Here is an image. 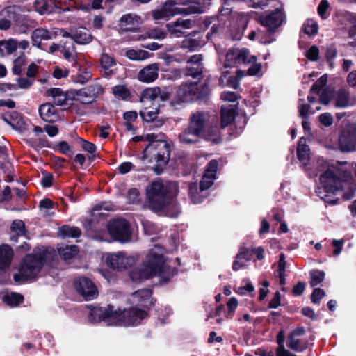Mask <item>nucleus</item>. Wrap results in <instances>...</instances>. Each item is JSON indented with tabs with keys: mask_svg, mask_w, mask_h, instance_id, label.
<instances>
[{
	"mask_svg": "<svg viewBox=\"0 0 356 356\" xmlns=\"http://www.w3.org/2000/svg\"><path fill=\"white\" fill-rule=\"evenodd\" d=\"M146 317V312L138 307H131L120 312L110 305L94 307L90 314L91 322L104 321L108 325H135Z\"/></svg>",
	"mask_w": 356,
	"mask_h": 356,
	"instance_id": "1",
	"label": "nucleus"
},
{
	"mask_svg": "<svg viewBox=\"0 0 356 356\" xmlns=\"http://www.w3.org/2000/svg\"><path fill=\"white\" fill-rule=\"evenodd\" d=\"M163 252V248L159 245H154L147 257L145 268L131 271V279L134 282H138L157 275L162 282H168L175 274V270L168 264Z\"/></svg>",
	"mask_w": 356,
	"mask_h": 356,
	"instance_id": "2",
	"label": "nucleus"
},
{
	"mask_svg": "<svg viewBox=\"0 0 356 356\" xmlns=\"http://www.w3.org/2000/svg\"><path fill=\"white\" fill-rule=\"evenodd\" d=\"M156 138L157 136L154 134H148L145 137L149 143L143 151V159L150 157L151 161L156 162L157 165L154 168V171L159 175L163 171V167L170 159V147L165 140Z\"/></svg>",
	"mask_w": 356,
	"mask_h": 356,
	"instance_id": "3",
	"label": "nucleus"
},
{
	"mask_svg": "<svg viewBox=\"0 0 356 356\" xmlns=\"http://www.w3.org/2000/svg\"><path fill=\"white\" fill-rule=\"evenodd\" d=\"M170 188L175 189L177 184L173 183L168 186L161 180H156L147 187L146 195L150 209L154 211H162L170 204L172 195Z\"/></svg>",
	"mask_w": 356,
	"mask_h": 356,
	"instance_id": "4",
	"label": "nucleus"
},
{
	"mask_svg": "<svg viewBox=\"0 0 356 356\" xmlns=\"http://www.w3.org/2000/svg\"><path fill=\"white\" fill-rule=\"evenodd\" d=\"M205 127L204 114L199 111L193 113L189 118L188 127L179 134L180 143L185 145L196 144L204 136Z\"/></svg>",
	"mask_w": 356,
	"mask_h": 356,
	"instance_id": "5",
	"label": "nucleus"
},
{
	"mask_svg": "<svg viewBox=\"0 0 356 356\" xmlns=\"http://www.w3.org/2000/svg\"><path fill=\"white\" fill-rule=\"evenodd\" d=\"M343 188V184L333 170L327 169L320 176V184L316 193L325 202L334 204L336 202L334 194Z\"/></svg>",
	"mask_w": 356,
	"mask_h": 356,
	"instance_id": "6",
	"label": "nucleus"
},
{
	"mask_svg": "<svg viewBox=\"0 0 356 356\" xmlns=\"http://www.w3.org/2000/svg\"><path fill=\"white\" fill-rule=\"evenodd\" d=\"M43 257L41 254L27 255L19 268V273L13 275L16 282L26 281L35 277L43 266Z\"/></svg>",
	"mask_w": 356,
	"mask_h": 356,
	"instance_id": "7",
	"label": "nucleus"
},
{
	"mask_svg": "<svg viewBox=\"0 0 356 356\" xmlns=\"http://www.w3.org/2000/svg\"><path fill=\"white\" fill-rule=\"evenodd\" d=\"M297 156L301 165L306 168L307 175L310 177H316L318 172L326 169L327 167V163L323 160L318 161V166L316 169L307 167L309 164L310 160L309 148L308 145H306V140L302 137L299 140L298 145L297 147Z\"/></svg>",
	"mask_w": 356,
	"mask_h": 356,
	"instance_id": "8",
	"label": "nucleus"
},
{
	"mask_svg": "<svg viewBox=\"0 0 356 356\" xmlns=\"http://www.w3.org/2000/svg\"><path fill=\"white\" fill-rule=\"evenodd\" d=\"M107 229L110 236L117 241L126 243L131 239L130 227L124 219H116L109 222Z\"/></svg>",
	"mask_w": 356,
	"mask_h": 356,
	"instance_id": "9",
	"label": "nucleus"
},
{
	"mask_svg": "<svg viewBox=\"0 0 356 356\" xmlns=\"http://www.w3.org/2000/svg\"><path fill=\"white\" fill-rule=\"evenodd\" d=\"M285 19L286 15L282 6L269 11L260 17L261 24L267 27L268 31L270 33L275 32L285 22Z\"/></svg>",
	"mask_w": 356,
	"mask_h": 356,
	"instance_id": "10",
	"label": "nucleus"
},
{
	"mask_svg": "<svg viewBox=\"0 0 356 356\" xmlns=\"http://www.w3.org/2000/svg\"><path fill=\"white\" fill-rule=\"evenodd\" d=\"M25 6L13 5L4 8L0 11V30H8L12 25V21L17 20L21 13L29 11Z\"/></svg>",
	"mask_w": 356,
	"mask_h": 356,
	"instance_id": "11",
	"label": "nucleus"
},
{
	"mask_svg": "<svg viewBox=\"0 0 356 356\" xmlns=\"http://www.w3.org/2000/svg\"><path fill=\"white\" fill-rule=\"evenodd\" d=\"M137 258L134 256L127 255L124 252L110 253L106 257L108 266L114 270H122L132 266L136 261Z\"/></svg>",
	"mask_w": 356,
	"mask_h": 356,
	"instance_id": "12",
	"label": "nucleus"
},
{
	"mask_svg": "<svg viewBox=\"0 0 356 356\" xmlns=\"http://www.w3.org/2000/svg\"><path fill=\"white\" fill-rule=\"evenodd\" d=\"M195 3L193 0H168L166 1L162 7H165L168 16L172 17L176 15H190L193 13H200V9L195 6H191L186 8H181L175 7L176 5H190L191 3Z\"/></svg>",
	"mask_w": 356,
	"mask_h": 356,
	"instance_id": "13",
	"label": "nucleus"
},
{
	"mask_svg": "<svg viewBox=\"0 0 356 356\" xmlns=\"http://www.w3.org/2000/svg\"><path fill=\"white\" fill-rule=\"evenodd\" d=\"M339 144L341 151H353L356 145V126L347 124L342 129L339 138Z\"/></svg>",
	"mask_w": 356,
	"mask_h": 356,
	"instance_id": "14",
	"label": "nucleus"
},
{
	"mask_svg": "<svg viewBox=\"0 0 356 356\" xmlns=\"http://www.w3.org/2000/svg\"><path fill=\"white\" fill-rule=\"evenodd\" d=\"M76 291L86 300H90L97 296L98 291L92 282L86 277H80L74 281Z\"/></svg>",
	"mask_w": 356,
	"mask_h": 356,
	"instance_id": "15",
	"label": "nucleus"
},
{
	"mask_svg": "<svg viewBox=\"0 0 356 356\" xmlns=\"http://www.w3.org/2000/svg\"><path fill=\"white\" fill-rule=\"evenodd\" d=\"M305 333V330L303 327H298L293 330L288 336L287 346L296 352H302L306 350L308 346L307 341L300 339Z\"/></svg>",
	"mask_w": 356,
	"mask_h": 356,
	"instance_id": "16",
	"label": "nucleus"
},
{
	"mask_svg": "<svg viewBox=\"0 0 356 356\" xmlns=\"http://www.w3.org/2000/svg\"><path fill=\"white\" fill-rule=\"evenodd\" d=\"M193 22L190 19H178L175 22L168 23L166 28L170 35L175 38H179L186 33V30L193 26Z\"/></svg>",
	"mask_w": 356,
	"mask_h": 356,
	"instance_id": "17",
	"label": "nucleus"
},
{
	"mask_svg": "<svg viewBox=\"0 0 356 356\" xmlns=\"http://www.w3.org/2000/svg\"><path fill=\"white\" fill-rule=\"evenodd\" d=\"M218 163L216 160H211L207 165L204 173L200 183V191L202 193L209 189L216 179V173Z\"/></svg>",
	"mask_w": 356,
	"mask_h": 356,
	"instance_id": "18",
	"label": "nucleus"
},
{
	"mask_svg": "<svg viewBox=\"0 0 356 356\" xmlns=\"http://www.w3.org/2000/svg\"><path fill=\"white\" fill-rule=\"evenodd\" d=\"M38 112L41 119L45 122L53 123L60 119L61 111L51 103H44L39 106Z\"/></svg>",
	"mask_w": 356,
	"mask_h": 356,
	"instance_id": "19",
	"label": "nucleus"
},
{
	"mask_svg": "<svg viewBox=\"0 0 356 356\" xmlns=\"http://www.w3.org/2000/svg\"><path fill=\"white\" fill-rule=\"evenodd\" d=\"M102 92V88L98 83H93L79 90L76 95L81 102L88 104L93 102Z\"/></svg>",
	"mask_w": 356,
	"mask_h": 356,
	"instance_id": "20",
	"label": "nucleus"
},
{
	"mask_svg": "<svg viewBox=\"0 0 356 356\" xmlns=\"http://www.w3.org/2000/svg\"><path fill=\"white\" fill-rule=\"evenodd\" d=\"M177 95L182 101H191L200 95L197 82L186 83L179 86Z\"/></svg>",
	"mask_w": 356,
	"mask_h": 356,
	"instance_id": "21",
	"label": "nucleus"
},
{
	"mask_svg": "<svg viewBox=\"0 0 356 356\" xmlns=\"http://www.w3.org/2000/svg\"><path fill=\"white\" fill-rule=\"evenodd\" d=\"M151 295L152 291L150 290L143 289L133 293L129 298L128 301L133 307H145L150 302Z\"/></svg>",
	"mask_w": 356,
	"mask_h": 356,
	"instance_id": "22",
	"label": "nucleus"
},
{
	"mask_svg": "<svg viewBox=\"0 0 356 356\" xmlns=\"http://www.w3.org/2000/svg\"><path fill=\"white\" fill-rule=\"evenodd\" d=\"M159 67L157 63H152L140 70L138 79L144 83H152L158 78Z\"/></svg>",
	"mask_w": 356,
	"mask_h": 356,
	"instance_id": "23",
	"label": "nucleus"
},
{
	"mask_svg": "<svg viewBox=\"0 0 356 356\" xmlns=\"http://www.w3.org/2000/svg\"><path fill=\"white\" fill-rule=\"evenodd\" d=\"M13 255V250L10 245L7 244L0 245V275L10 267Z\"/></svg>",
	"mask_w": 356,
	"mask_h": 356,
	"instance_id": "24",
	"label": "nucleus"
},
{
	"mask_svg": "<svg viewBox=\"0 0 356 356\" xmlns=\"http://www.w3.org/2000/svg\"><path fill=\"white\" fill-rule=\"evenodd\" d=\"M238 113V104H225L221 107V126L222 128L231 124Z\"/></svg>",
	"mask_w": 356,
	"mask_h": 356,
	"instance_id": "25",
	"label": "nucleus"
},
{
	"mask_svg": "<svg viewBox=\"0 0 356 356\" xmlns=\"http://www.w3.org/2000/svg\"><path fill=\"white\" fill-rule=\"evenodd\" d=\"M245 63V51L243 49H230L226 54L225 67H234Z\"/></svg>",
	"mask_w": 356,
	"mask_h": 356,
	"instance_id": "26",
	"label": "nucleus"
},
{
	"mask_svg": "<svg viewBox=\"0 0 356 356\" xmlns=\"http://www.w3.org/2000/svg\"><path fill=\"white\" fill-rule=\"evenodd\" d=\"M3 120L12 128L18 131L25 129V123L22 116L16 111H11L3 116Z\"/></svg>",
	"mask_w": 356,
	"mask_h": 356,
	"instance_id": "27",
	"label": "nucleus"
},
{
	"mask_svg": "<svg viewBox=\"0 0 356 356\" xmlns=\"http://www.w3.org/2000/svg\"><path fill=\"white\" fill-rule=\"evenodd\" d=\"M72 40L79 44H86L92 40L89 31L84 27H79L72 31Z\"/></svg>",
	"mask_w": 356,
	"mask_h": 356,
	"instance_id": "28",
	"label": "nucleus"
},
{
	"mask_svg": "<svg viewBox=\"0 0 356 356\" xmlns=\"http://www.w3.org/2000/svg\"><path fill=\"white\" fill-rule=\"evenodd\" d=\"M33 44L42 48L41 44L43 40H48L53 38L52 32H49L47 29L39 28L33 31L32 35Z\"/></svg>",
	"mask_w": 356,
	"mask_h": 356,
	"instance_id": "29",
	"label": "nucleus"
},
{
	"mask_svg": "<svg viewBox=\"0 0 356 356\" xmlns=\"http://www.w3.org/2000/svg\"><path fill=\"white\" fill-rule=\"evenodd\" d=\"M159 94L161 89L158 87L145 89L141 94L140 102L145 105H154L153 102L159 97Z\"/></svg>",
	"mask_w": 356,
	"mask_h": 356,
	"instance_id": "30",
	"label": "nucleus"
},
{
	"mask_svg": "<svg viewBox=\"0 0 356 356\" xmlns=\"http://www.w3.org/2000/svg\"><path fill=\"white\" fill-rule=\"evenodd\" d=\"M46 95L52 97L54 104L57 106H63L67 104L68 99L67 94L60 88H51L47 90Z\"/></svg>",
	"mask_w": 356,
	"mask_h": 356,
	"instance_id": "31",
	"label": "nucleus"
},
{
	"mask_svg": "<svg viewBox=\"0 0 356 356\" xmlns=\"http://www.w3.org/2000/svg\"><path fill=\"white\" fill-rule=\"evenodd\" d=\"M246 74L250 76H257L260 77L262 76V65L260 63H258L257 58L254 56H252L246 61Z\"/></svg>",
	"mask_w": 356,
	"mask_h": 356,
	"instance_id": "32",
	"label": "nucleus"
},
{
	"mask_svg": "<svg viewBox=\"0 0 356 356\" xmlns=\"http://www.w3.org/2000/svg\"><path fill=\"white\" fill-rule=\"evenodd\" d=\"M188 195L191 201L193 204L201 203L207 196V193L200 191V187L198 188L197 184L192 183L188 186Z\"/></svg>",
	"mask_w": 356,
	"mask_h": 356,
	"instance_id": "33",
	"label": "nucleus"
},
{
	"mask_svg": "<svg viewBox=\"0 0 356 356\" xmlns=\"http://www.w3.org/2000/svg\"><path fill=\"white\" fill-rule=\"evenodd\" d=\"M159 109L157 106L143 104V108L140 111L142 118L146 122H151L157 118Z\"/></svg>",
	"mask_w": 356,
	"mask_h": 356,
	"instance_id": "34",
	"label": "nucleus"
},
{
	"mask_svg": "<svg viewBox=\"0 0 356 356\" xmlns=\"http://www.w3.org/2000/svg\"><path fill=\"white\" fill-rule=\"evenodd\" d=\"M334 104L337 108H346L350 104V95L347 90L340 89L337 92Z\"/></svg>",
	"mask_w": 356,
	"mask_h": 356,
	"instance_id": "35",
	"label": "nucleus"
},
{
	"mask_svg": "<svg viewBox=\"0 0 356 356\" xmlns=\"http://www.w3.org/2000/svg\"><path fill=\"white\" fill-rule=\"evenodd\" d=\"M17 48V42L14 39L0 41V57L13 54Z\"/></svg>",
	"mask_w": 356,
	"mask_h": 356,
	"instance_id": "36",
	"label": "nucleus"
},
{
	"mask_svg": "<svg viewBox=\"0 0 356 356\" xmlns=\"http://www.w3.org/2000/svg\"><path fill=\"white\" fill-rule=\"evenodd\" d=\"M81 234V230L76 227H70L64 225L58 230V236L62 238H77Z\"/></svg>",
	"mask_w": 356,
	"mask_h": 356,
	"instance_id": "37",
	"label": "nucleus"
},
{
	"mask_svg": "<svg viewBox=\"0 0 356 356\" xmlns=\"http://www.w3.org/2000/svg\"><path fill=\"white\" fill-rule=\"evenodd\" d=\"M11 232L13 235L11 236V240L16 241L15 236H24L26 233L24 222L21 220H15L12 222Z\"/></svg>",
	"mask_w": 356,
	"mask_h": 356,
	"instance_id": "38",
	"label": "nucleus"
},
{
	"mask_svg": "<svg viewBox=\"0 0 356 356\" xmlns=\"http://www.w3.org/2000/svg\"><path fill=\"white\" fill-rule=\"evenodd\" d=\"M60 256L64 260H70L75 257L78 253V249L76 245H65L58 248Z\"/></svg>",
	"mask_w": 356,
	"mask_h": 356,
	"instance_id": "39",
	"label": "nucleus"
},
{
	"mask_svg": "<svg viewBox=\"0 0 356 356\" xmlns=\"http://www.w3.org/2000/svg\"><path fill=\"white\" fill-rule=\"evenodd\" d=\"M3 302L6 305L14 307L18 306L24 300L22 295L17 293H10L3 296Z\"/></svg>",
	"mask_w": 356,
	"mask_h": 356,
	"instance_id": "40",
	"label": "nucleus"
},
{
	"mask_svg": "<svg viewBox=\"0 0 356 356\" xmlns=\"http://www.w3.org/2000/svg\"><path fill=\"white\" fill-rule=\"evenodd\" d=\"M125 55L130 60L136 61L144 60L149 57V53L141 49H127Z\"/></svg>",
	"mask_w": 356,
	"mask_h": 356,
	"instance_id": "41",
	"label": "nucleus"
},
{
	"mask_svg": "<svg viewBox=\"0 0 356 356\" xmlns=\"http://www.w3.org/2000/svg\"><path fill=\"white\" fill-rule=\"evenodd\" d=\"M140 22V17L134 14L124 15L120 19L121 25L124 26L138 25Z\"/></svg>",
	"mask_w": 356,
	"mask_h": 356,
	"instance_id": "42",
	"label": "nucleus"
},
{
	"mask_svg": "<svg viewBox=\"0 0 356 356\" xmlns=\"http://www.w3.org/2000/svg\"><path fill=\"white\" fill-rule=\"evenodd\" d=\"M311 280L310 284L312 286H315L320 284L325 278V272L319 270H313L309 273Z\"/></svg>",
	"mask_w": 356,
	"mask_h": 356,
	"instance_id": "43",
	"label": "nucleus"
},
{
	"mask_svg": "<svg viewBox=\"0 0 356 356\" xmlns=\"http://www.w3.org/2000/svg\"><path fill=\"white\" fill-rule=\"evenodd\" d=\"M199 46L200 42L198 40L190 38H186L184 39L180 44L181 49L188 51H194Z\"/></svg>",
	"mask_w": 356,
	"mask_h": 356,
	"instance_id": "44",
	"label": "nucleus"
},
{
	"mask_svg": "<svg viewBox=\"0 0 356 356\" xmlns=\"http://www.w3.org/2000/svg\"><path fill=\"white\" fill-rule=\"evenodd\" d=\"M303 31L309 35H315L318 32V24L314 20L309 19L303 25Z\"/></svg>",
	"mask_w": 356,
	"mask_h": 356,
	"instance_id": "45",
	"label": "nucleus"
},
{
	"mask_svg": "<svg viewBox=\"0 0 356 356\" xmlns=\"http://www.w3.org/2000/svg\"><path fill=\"white\" fill-rule=\"evenodd\" d=\"M26 60V56L24 55H22L13 61V67L12 69L13 74L17 75L22 72V67L25 65Z\"/></svg>",
	"mask_w": 356,
	"mask_h": 356,
	"instance_id": "46",
	"label": "nucleus"
},
{
	"mask_svg": "<svg viewBox=\"0 0 356 356\" xmlns=\"http://www.w3.org/2000/svg\"><path fill=\"white\" fill-rule=\"evenodd\" d=\"M204 137H205L206 139L211 140L214 143H218L220 141L219 130L217 127H211L210 129H209L207 133H204Z\"/></svg>",
	"mask_w": 356,
	"mask_h": 356,
	"instance_id": "47",
	"label": "nucleus"
},
{
	"mask_svg": "<svg viewBox=\"0 0 356 356\" xmlns=\"http://www.w3.org/2000/svg\"><path fill=\"white\" fill-rule=\"evenodd\" d=\"M101 65L105 70H110L115 65L114 59L107 54H102L100 58Z\"/></svg>",
	"mask_w": 356,
	"mask_h": 356,
	"instance_id": "48",
	"label": "nucleus"
},
{
	"mask_svg": "<svg viewBox=\"0 0 356 356\" xmlns=\"http://www.w3.org/2000/svg\"><path fill=\"white\" fill-rule=\"evenodd\" d=\"M327 81V77L326 75H323L320 79L314 83L311 88V92L314 93H319L321 90H323V87L326 85Z\"/></svg>",
	"mask_w": 356,
	"mask_h": 356,
	"instance_id": "49",
	"label": "nucleus"
},
{
	"mask_svg": "<svg viewBox=\"0 0 356 356\" xmlns=\"http://www.w3.org/2000/svg\"><path fill=\"white\" fill-rule=\"evenodd\" d=\"M63 55L65 59L68 60L69 61H72L74 63H76V51L72 47V50L70 49V47H67V42L64 43L63 44Z\"/></svg>",
	"mask_w": 356,
	"mask_h": 356,
	"instance_id": "50",
	"label": "nucleus"
},
{
	"mask_svg": "<svg viewBox=\"0 0 356 356\" xmlns=\"http://www.w3.org/2000/svg\"><path fill=\"white\" fill-rule=\"evenodd\" d=\"M320 102L323 104H327L333 96V92L330 88H324L320 91Z\"/></svg>",
	"mask_w": 356,
	"mask_h": 356,
	"instance_id": "51",
	"label": "nucleus"
},
{
	"mask_svg": "<svg viewBox=\"0 0 356 356\" xmlns=\"http://www.w3.org/2000/svg\"><path fill=\"white\" fill-rule=\"evenodd\" d=\"M147 34L148 37L152 39L161 40L166 37L165 31L159 28L150 30Z\"/></svg>",
	"mask_w": 356,
	"mask_h": 356,
	"instance_id": "52",
	"label": "nucleus"
},
{
	"mask_svg": "<svg viewBox=\"0 0 356 356\" xmlns=\"http://www.w3.org/2000/svg\"><path fill=\"white\" fill-rule=\"evenodd\" d=\"M244 72L241 70H238L236 72V76H230L227 81L232 87L236 88L238 86L239 81L244 77Z\"/></svg>",
	"mask_w": 356,
	"mask_h": 356,
	"instance_id": "53",
	"label": "nucleus"
},
{
	"mask_svg": "<svg viewBox=\"0 0 356 356\" xmlns=\"http://www.w3.org/2000/svg\"><path fill=\"white\" fill-rule=\"evenodd\" d=\"M188 75L197 78L202 73V65H187Z\"/></svg>",
	"mask_w": 356,
	"mask_h": 356,
	"instance_id": "54",
	"label": "nucleus"
},
{
	"mask_svg": "<svg viewBox=\"0 0 356 356\" xmlns=\"http://www.w3.org/2000/svg\"><path fill=\"white\" fill-rule=\"evenodd\" d=\"M113 93L115 96L126 99L129 95V90L123 86H116L113 88Z\"/></svg>",
	"mask_w": 356,
	"mask_h": 356,
	"instance_id": "55",
	"label": "nucleus"
},
{
	"mask_svg": "<svg viewBox=\"0 0 356 356\" xmlns=\"http://www.w3.org/2000/svg\"><path fill=\"white\" fill-rule=\"evenodd\" d=\"M264 249L259 246V247H255L252 248L250 250H246V255L248 254L250 256L254 254L256 256L257 259L261 260L264 259Z\"/></svg>",
	"mask_w": 356,
	"mask_h": 356,
	"instance_id": "56",
	"label": "nucleus"
},
{
	"mask_svg": "<svg viewBox=\"0 0 356 356\" xmlns=\"http://www.w3.org/2000/svg\"><path fill=\"white\" fill-rule=\"evenodd\" d=\"M34 7L40 14H44L48 10V5L46 0H35Z\"/></svg>",
	"mask_w": 356,
	"mask_h": 356,
	"instance_id": "57",
	"label": "nucleus"
},
{
	"mask_svg": "<svg viewBox=\"0 0 356 356\" xmlns=\"http://www.w3.org/2000/svg\"><path fill=\"white\" fill-rule=\"evenodd\" d=\"M245 259V253L241 250L239 253L236 255V259L234 261L233 264V270H238L243 268V259Z\"/></svg>",
	"mask_w": 356,
	"mask_h": 356,
	"instance_id": "58",
	"label": "nucleus"
},
{
	"mask_svg": "<svg viewBox=\"0 0 356 356\" xmlns=\"http://www.w3.org/2000/svg\"><path fill=\"white\" fill-rule=\"evenodd\" d=\"M319 122L325 127H330L333 123V118L329 113H324L319 115Z\"/></svg>",
	"mask_w": 356,
	"mask_h": 356,
	"instance_id": "59",
	"label": "nucleus"
},
{
	"mask_svg": "<svg viewBox=\"0 0 356 356\" xmlns=\"http://www.w3.org/2000/svg\"><path fill=\"white\" fill-rule=\"evenodd\" d=\"M318 54H319L318 48L316 46L314 45V46H312L308 49V51L306 53V56L309 60H310L312 61H316V60H317V59L318 58Z\"/></svg>",
	"mask_w": 356,
	"mask_h": 356,
	"instance_id": "60",
	"label": "nucleus"
},
{
	"mask_svg": "<svg viewBox=\"0 0 356 356\" xmlns=\"http://www.w3.org/2000/svg\"><path fill=\"white\" fill-rule=\"evenodd\" d=\"M165 7H161L160 9L152 11V17L156 20L163 19L169 17L166 13Z\"/></svg>",
	"mask_w": 356,
	"mask_h": 356,
	"instance_id": "61",
	"label": "nucleus"
},
{
	"mask_svg": "<svg viewBox=\"0 0 356 356\" xmlns=\"http://www.w3.org/2000/svg\"><path fill=\"white\" fill-rule=\"evenodd\" d=\"M329 8V3L327 0H321L318 6V13L322 19L326 18V11Z\"/></svg>",
	"mask_w": 356,
	"mask_h": 356,
	"instance_id": "62",
	"label": "nucleus"
},
{
	"mask_svg": "<svg viewBox=\"0 0 356 356\" xmlns=\"http://www.w3.org/2000/svg\"><path fill=\"white\" fill-rule=\"evenodd\" d=\"M324 296V291L321 289L316 288L314 290L312 294V302L315 304L318 303Z\"/></svg>",
	"mask_w": 356,
	"mask_h": 356,
	"instance_id": "63",
	"label": "nucleus"
},
{
	"mask_svg": "<svg viewBox=\"0 0 356 356\" xmlns=\"http://www.w3.org/2000/svg\"><path fill=\"white\" fill-rule=\"evenodd\" d=\"M140 193L136 188H131L129 191L127 198L131 203H135L139 201L140 200Z\"/></svg>",
	"mask_w": 356,
	"mask_h": 356,
	"instance_id": "64",
	"label": "nucleus"
}]
</instances>
